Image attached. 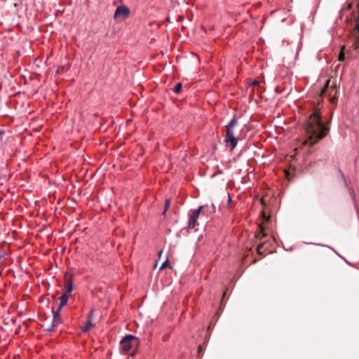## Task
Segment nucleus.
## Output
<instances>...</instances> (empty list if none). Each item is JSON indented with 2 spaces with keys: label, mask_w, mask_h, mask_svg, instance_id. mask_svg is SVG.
<instances>
[{
  "label": "nucleus",
  "mask_w": 359,
  "mask_h": 359,
  "mask_svg": "<svg viewBox=\"0 0 359 359\" xmlns=\"http://www.w3.org/2000/svg\"><path fill=\"white\" fill-rule=\"evenodd\" d=\"M328 124L329 123H324L323 122L320 109H315L305 125V130L309 135V140H305L304 144L312 147L323 139L330 131Z\"/></svg>",
  "instance_id": "nucleus-1"
},
{
  "label": "nucleus",
  "mask_w": 359,
  "mask_h": 359,
  "mask_svg": "<svg viewBox=\"0 0 359 359\" xmlns=\"http://www.w3.org/2000/svg\"><path fill=\"white\" fill-rule=\"evenodd\" d=\"M237 125L238 120L236 117H233L226 126L224 142L230 144L231 150L233 149L238 144V138L235 135V129Z\"/></svg>",
  "instance_id": "nucleus-2"
},
{
  "label": "nucleus",
  "mask_w": 359,
  "mask_h": 359,
  "mask_svg": "<svg viewBox=\"0 0 359 359\" xmlns=\"http://www.w3.org/2000/svg\"><path fill=\"white\" fill-rule=\"evenodd\" d=\"M139 344L137 337L128 334L124 337L121 341V348L122 351L128 353L130 350L135 349Z\"/></svg>",
  "instance_id": "nucleus-3"
},
{
  "label": "nucleus",
  "mask_w": 359,
  "mask_h": 359,
  "mask_svg": "<svg viewBox=\"0 0 359 359\" xmlns=\"http://www.w3.org/2000/svg\"><path fill=\"white\" fill-rule=\"evenodd\" d=\"M60 311L57 309L56 311L53 310V318L52 324L50 327L47 329V331L48 332H54L57 327L62 323V318L60 316Z\"/></svg>",
  "instance_id": "nucleus-4"
},
{
  "label": "nucleus",
  "mask_w": 359,
  "mask_h": 359,
  "mask_svg": "<svg viewBox=\"0 0 359 359\" xmlns=\"http://www.w3.org/2000/svg\"><path fill=\"white\" fill-rule=\"evenodd\" d=\"M203 207L201 206L198 209L194 210L192 213L190 215V218L189 221V228L194 229L197 224V219L198 216L201 212Z\"/></svg>",
  "instance_id": "nucleus-5"
},
{
  "label": "nucleus",
  "mask_w": 359,
  "mask_h": 359,
  "mask_svg": "<svg viewBox=\"0 0 359 359\" xmlns=\"http://www.w3.org/2000/svg\"><path fill=\"white\" fill-rule=\"evenodd\" d=\"M130 11L126 6H118L114 13V18H126L129 15Z\"/></svg>",
  "instance_id": "nucleus-6"
},
{
  "label": "nucleus",
  "mask_w": 359,
  "mask_h": 359,
  "mask_svg": "<svg viewBox=\"0 0 359 359\" xmlns=\"http://www.w3.org/2000/svg\"><path fill=\"white\" fill-rule=\"evenodd\" d=\"M337 92V85L333 84L332 86V90L330 92L329 96H330V101L331 103L336 104L337 101V98L336 97V94Z\"/></svg>",
  "instance_id": "nucleus-7"
},
{
  "label": "nucleus",
  "mask_w": 359,
  "mask_h": 359,
  "mask_svg": "<svg viewBox=\"0 0 359 359\" xmlns=\"http://www.w3.org/2000/svg\"><path fill=\"white\" fill-rule=\"evenodd\" d=\"M93 311H90L88 315V320L86 323L85 326L83 327V332H87L90 330V329L93 327V323L91 322V317L93 316Z\"/></svg>",
  "instance_id": "nucleus-8"
},
{
  "label": "nucleus",
  "mask_w": 359,
  "mask_h": 359,
  "mask_svg": "<svg viewBox=\"0 0 359 359\" xmlns=\"http://www.w3.org/2000/svg\"><path fill=\"white\" fill-rule=\"evenodd\" d=\"M69 297V296L64 294L59 297L60 304L57 308L58 310H61L65 306L67 305Z\"/></svg>",
  "instance_id": "nucleus-9"
},
{
  "label": "nucleus",
  "mask_w": 359,
  "mask_h": 359,
  "mask_svg": "<svg viewBox=\"0 0 359 359\" xmlns=\"http://www.w3.org/2000/svg\"><path fill=\"white\" fill-rule=\"evenodd\" d=\"M73 290V283L71 280H67L66 285H65V292L64 294H66L67 296H70L71 292Z\"/></svg>",
  "instance_id": "nucleus-10"
},
{
  "label": "nucleus",
  "mask_w": 359,
  "mask_h": 359,
  "mask_svg": "<svg viewBox=\"0 0 359 359\" xmlns=\"http://www.w3.org/2000/svg\"><path fill=\"white\" fill-rule=\"evenodd\" d=\"M355 30L357 31L358 36L355 38L352 46L355 50H357L359 48V27H357V22H355Z\"/></svg>",
  "instance_id": "nucleus-11"
},
{
  "label": "nucleus",
  "mask_w": 359,
  "mask_h": 359,
  "mask_svg": "<svg viewBox=\"0 0 359 359\" xmlns=\"http://www.w3.org/2000/svg\"><path fill=\"white\" fill-rule=\"evenodd\" d=\"M182 85L181 83H177L174 87V92L175 93H180L182 90Z\"/></svg>",
  "instance_id": "nucleus-12"
},
{
  "label": "nucleus",
  "mask_w": 359,
  "mask_h": 359,
  "mask_svg": "<svg viewBox=\"0 0 359 359\" xmlns=\"http://www.w3.org/2000/svg\"><path fill=\"white\" fill-rule=\"evenodd\" d=\"M345 48V46H342L341 47V51L339 54V57H338V60L339 61H343L344 60V57H345V55H344V50Z\"/></svg>",
  "instance_id": "nucleus-13"
},
{
  "label": "nucleus",
  "mask_w": 359,
  "mask_h": 359,
  "mask_svg": "<svg viewBox=\"0 0 359 359\" xmlns=\"http://www.w3.org/2000/svg\"><path fill=\"white\" fill-rule=\"evenodd\" d=\"M330 80H327L325 84L324 88L321 91V95L325 94L326 91L329 89V85H330Z\"/></svg>",
  "instance_id": "nucleus-14"
},
{
  "label": "nucleus",
  "mask_w": 359,
  "mask_h": 359,
  "mask_svg": "<svg viewBox=\"0 0 359 359\" xmlns=\"http://www.w3.org/2000/svg\"><path fill=\"white\" fill-rule=\"evenodd\" d=\"M170 204V200L166 199V201L165 202V205H164V211L163 212V215H165L166 210L169 208Z\"/></svg>",
  "instance_id": "nucleus-15"
},
{
  "label": "nucleus",
  "mask_w": 359,
  "mask_h": 359,
  "mask_svg": "<svg viewBox=\"0 0 359 359\" xmlns=\"http://www.w3.org/2000/svg\"><path fill=\"white\" fill-rule=\"evenodd\" d=\"M261 231L257 235L258 238H262L266 236V233L264 231L263 228L260 226Z\"/></svg>",
  "instance_id": "nucleus-16"
},
{
  "label": "nucleus",
  "mask_w": 359,
  "mask_h": 359,
  "mask_svg": "<svg viewBox=\"0 0 359 359\" xmlns=\"http://www.w3.org/2000/svg\"><path fill=\"white\" fill-rule=\"evenodd\" d=\"M263 245H264L262 243V244H259V245L257 246V253H258V254H259V255H262V253L261 252V249L263 248Z\"/></svg>",
  "instance_id": "nucleus-17"
},
{
  "label": "nucleus",
  "mask_w": 359,
  "mask_h": 359,
  "mask_svg": "<svg viewBox=\"0 0 359 359\" xmlns=\"http://www.w3.org/2000/svg\"><path fill=\"white\" fill-rule=\"evenodd\" d=\"M168 264V259H167L161 265L160 269H164L167 266V265Z\"/></svg>",
  "instance_id": "nucleus-18"
},
{
  "label": "nucleus",
  "mask_w": 359,
  "mask_h": 359,
  "mask_svg": "<svg viewBox=\"0 0 359 359\" xmlns=\"http://www.w3.org/2000/svg\"><path fill=\"white\" fill-rule=\"evenodd\" d=\"M262 217H263V219H265L266 222H268L270 219V217L269 216H267L264 212H262Z\"/></svg>",
  "instance_id": "nucleus-19"
},
{
  "label": "nucleus",
  "mask_w": 359,
  "mask_h": 359,
  "mask_svg": "<svg viewBox=\"0 0 359 359\" xmlns=\"http://www.w3.org/2000/svg\"><path fill=\"white\" fill-rule=\"evenodd\" d=\"M259 84V81H256V80H255V81H253L251 83V84H250V86L249 87H250V86H258Z\"/></svg>",
  "instance_id": "nucleus-20"
},
{
  "label": "nucleus",
  "mask_w": 359,
  "mask_h": 359,
  "mask_svg": "<svg viewBox=\"0 0 359 359\" xmlns=\"http://www.w3.org/2000/svg\"><path fill=\"white\" fill-rule=\"evenodd\" d=\"M231 196H230L229 194H228V201H229V203L231 202Z\"/></svg>",
  "instance_id": "nucleus-21"
},
{
  "label": "nucleus",
  "mask_w": 359,
  "mask_h": 359,
  "mask_svg": "<svg viewBox=\"0 0 359 359\" xmlns=\"http://www.w3.org/2000/svg\"><path fill=\"white\" fill-rule=\"evenodd\" d=\"M198 352H201V351H202V346L200 345V346H198Z\"/></svg>",
  "instance_id": "nucleus-22"
},
{
  "label": "nucleus",
  "mask_w": 359,
  "mask_h": 359,
  "mask_svg": "<svg viewBox=\"0 0 359 359\" xmlns=\"http://www.w3.org/2000/svg\"><path fill=\"white\" fill-rule=\"evenodd\" d=\"M351 8V4H349L348 8L350 9Z\"/></svg>",
  "instance_id": "nucleus-23"
},
{
  "label": "nucleus",
  "mask_w": 359,
  "mask_h": 359,
  "mask_svg": "<svg viewBox=\"0 0 359 359\" xmlns=\"http://www.w3.org/2000/svg\"><path fill=\"white\" fill-rule=\"evenodd\" d=\"M261 203H262V204H264V200H263V199H262V200H261Z\"/></svg>",
  "instance_id": "nucleus-24"
}]
</instances>
